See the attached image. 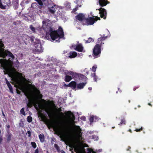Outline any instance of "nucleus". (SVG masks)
Instances as JSON below:
<instances>
[{
    "label": "nucleus",
    "mask_w": 153,
    "mask_h": 153,
    "mask_svg": "<svg viewBox=\"0 0 153 153\" xmlns=\"http://www.w3.org/2000/svg\"><path fill=\"white\" fill-rule=\"evenodd\" d=\"M55 147H56L57 146V145H56V144H55Z\"/></svg>",
    "instance_id": "obj_64"
},
{
    "label": "nucleus",
    "mask_w": 153,
    "mask_h": 153,
    "mask_svg": "<svg viewBox=\"0 0 153 153\" xmlns=\"http://www.w3.org/2000/svg\"><path fill=\"white\" fill-rule=\"evenodd\" d=\"M74 129L76 136L79 139L81 137V129L79 126L74 125Z\"/></svg>",
    "instance_id": "obj_7"
},
{
    "label": "nucleus",
    "mask_w": 153,
    "mask_h": 153,
    "mask_svg": "<svg viewBox=\"0 0 153 153\" xmlns=\"http://www.w3.org/2000/svg\"><path fill=\"white\" fill-rule=\"evenodd\" d=\"M85 147H88V146L87 145H86Z\"/></svg>",
    "instance_id": "obj_59"
},
{
    "label": "nucleus",
    "mask_w": 153,
    "mask_h": 153,
    "mask_svg": "<svg viewBox=\"0 0 153 153\" xmlns=\"http://www.w3.org/2000/svg\"><path fill=\"white\" fill-rule=\"evenodd\" d=\"M91 76L93 77H94V80L95 81H96V80L95 79V77H97V76H96L95 74L93 73V74H92L91 75Z\"/></svg>",
    "instance_id": "obj_40"
},
{
    "label": "nucleus",
    "mask_w": 153,
    "mask_h": 153,
    "mask_svg": "<svg viewBox=\"0 0 153 153\" xmlns=\"http://www.w3.org/2000/svg\"><path fill=\"white\" fill-rule=\"evenodd\" d=\"M85 25H92L95 21V19L92 17H90L89 18L85 19Z\"/></svg>",
    "instance_id": "obj_11"
},
{
    "label": "nucleus",
    "mask_w": 153,
    "mask_h": 153,
    "mask_svg": "<svg viewBox=\"0 0 153 153\" xmlns=\"http://www.w3.org/2000/svg\"><path fill=\"white\" fill-rule=\"evenodd\" d=\"M81 119L83 120H85L86 119V118L85 117H81Z\"/></svg>",
    "instance_id": "obj_49"
},
{
    "label": "nucleus",
    "mask_w": 153,
    "mask_h": 153,
    "mask_svg": "<svg viewBox=\"0 0 153 153\" xmlns=\"http://www.w3.org/2000/svg\"><path fill=\"white\" fill-rule=\"evenodd\" d=\"M54 128L60 134H64V127L62 124L61 125L59 124L56 125L54 126Z\"/></svg>",
    "instance_id": "obj_5"
},
{
    "label": "nucleus",
    "mask_w": 153,
    "mask_h": 153,
    "mask_svg": "<svg viewBox=\"0 0 153 153\" xmlns=\"http://www.w3.org/2000/svg\"><path fill=\"white\" fill-rule=\"evenodd\" d=\"M86 83H82L78 84L77 85L78 88L79 89H81L83 88Z\"/></svg>",
    "instance_id": "obj_24"
},
{
    "label": "nucleus",
    "mask_w": 153,
    "mask_h": 153,
    "mask_svg": "<svg viewBox=\"0 0 153 153\" xmlns=\"http://www.w3.org/2000/svg\"><path fill=\"white\" fill-rule=\"evenodd\" d=\"M48 40L53 42H59V39H47Z\"/></svg>",
    "instance_id": "obj_28"
},
{
    "label": "nucleus",
    "mask_w": 153,
    "mask_h": 153,
    "mask_svg": "<svg viewBox=\"0 0 153 153\" xmlns=\"http://www.w3.org/2000/svg\"><path fill=\"white\" fill-rule=\"evenodd\" d=\"M19 0H13V4L16 7H17L19 5Z\"/></svg>",
    "instance_id": "obj_27"
},
{
    "label": "nucleus",
    "mask_w": 153,
    "mask_h": 153,
    "mask_svg": "<svg viewBox=\"0 0 153 153\" xmlns=\"http://www.w3.org/2000/svg\"><path fill=\"white\" fill-rule=\"evenodd\" d=\"M30 40L32 44L34 45L35 53L41 52L42 51V48L39 40L38 39H30Z\"/></svg>",
    "instance_id": "obj_3"
},
{
    "label": "nucleus",
    "mask_w": 153,
    "mask_h": 153,
    "mask_svg": "<svg viewBox=\"0 0 153 153\" xmlns=\"http://www.w3.org/2000/svg\"><path fill=\"white\" fill-rule=\"evenodd\" d=\"M9 55L13 59L14 58V56L10 51L6 50L5 51H2L0 52V56L3 58L5 57L7 55Z\"/></svg>",
    "instance_id": "obj_8"
},
{
    "label": "nucleus",
    "mask_w": 153,
    "mask_h": 153,
    "mask_svg": "<svg viewBox=\"0 0 153 153\" xmlns=\"http://www.w3.org/2000/svg\"><path fill=\"white\" fill-rule=\"evenodd\" d=\"M40 5L39 7V8L41 9L42 7V6L43 5L42 1H45L46 0H35Z\"/></svg>",
    "instance_id": "obj_22"
},
{
    "label": "nucleus",
    "mask_w": 153,
    "mask_h": 153,
    "mask_svg": "<svg viewBox=\"0 0 153 153\" xmlns=\"http://www.w3.org/2000/svg\"><path fill=\"white\" fill-rule=\"evenodd\" d=\"M39 151L38 148H37L35 150V153H39Z\"/></svg>",
    "instance_id": "obj_43"
},
{
    "label": "nucleus",
    "mask_w": 153,
    "mask_h": 153,
    "mask_svg": "<svg viewBox=\"0 0 153 153\" xmlns=\"http://www.w3.org/2000/svg\"><path fill=\"white\" fill-rule=\"evenodd\" d=\"M76 83L74 81H72L69 84L70 87L73 88H75L76 86Z\"/></svg>",
    "instance_id": "obj_23"
},
{
    "label": "nucleus",
    "mask_w": 153,
    "mask_h": 153,
    "mask_svg": "<svg viewBox=\"0 0 153 153\" xmlns=\"http://www.w3.org/2000/svg\"><path fill=\"white\" fill-rule=\"evenodd\" d=\"M7 127L8 128H9L10 127V126L9 125H8L7 126Z\"/></svg>",
    "instance_id": "obj_55"
},
{
    "label": "nucleus",
    "mask_w": 153,
    "mask_h": 153,
    "mask_svg": "<svg viewBox=\"0 0 153 153\" xmlns=\"http://www.w3.org/2000/svg\"><path fill=\"white\" fill-rule=\"evenodd\" d=\"M110 37V33L108 30L106 31L105 32V34H103L102 37H101L99 38H107Z\"/></svg>",
    "instance_id": "obj_21"
},
{
    "label": "nucleus",
    "mask_w": 153,
    "mask_h": 153,
    "mask_svg": "<svg viewBox=\"0 0 153 153\" xmlns=\"http://www.w3.org/2000/svg\"><path fill=\"white\" fill-rule=\"evenodd\" d=\"M87 149L88 151V152H87V153H96L95 152L93 151L92 149L88 148Z\"/></svg>",
    "instance_id": "obj_37"
},
{
    "label": "nucleus",
    "mask_w": 153,
    "mask_h": 153,
    "mask_svg": "<svg viewBox=\"0 0 153 153\" xmlns=\"http://www.w3.org/2000/svg\"><path fill=\"white\" fill-rule=\"evenodd\" d=\"M100 18L99 17H97V18H96V20H95V21H97L98 20H100Z\"/></svg>",
    "instance_id": "obj_47"
},
{
    "label": "nucleus",
    "mask_w": 153,
    "mask_h": 153,
    "mask_svg": "<svg viewBox=\"0 0 153 153\" xmlns=\"http://www.w3.org/2000/svg\"><path fill=\"white\" fill-rule=\"evenodd\" d=\"M142 128H141L140 129H136L135 131H137V132H138V131H140L141 130H142Z\"/></svg>",
    "instance_id": "obj_44"
},
{
    "label": "nucleus",
    "mask_w": 153,
    "mask_h": 153,
    "mask_svg": "<svg viewBox=\"0 0 153 153\" xmlns=\"http://www.w3.org/2000/svg\"><path fill=\"white\" fill-rule=\"evenodd\" d=\"M84 40L86 43H89L94 41L93 39H86V40Z\"/></svg>",
    "instance_id": "obj_31"
},
{
    "label": "nucleus",
    "mask_w": 153,
    "mask_h": 153,
    "mask_svg": "<svg viewBox=\"0 0 153 153\" xmlns=\"http://www.w3.org/2000/svg\"><path fill=\"white\" fill-rule=\"evenodd\" d=\"M67 4L68 5V6H69L70 7V3H67Z\"/></svg>",
    "instance_id": "obj_53"
},
{
    "label": "nucleus",
    "mask_w": 153,
    "mask_h": 153,
    "mask_svg": "<svg viewBox=\"0 0 153 153\" xmlns=\"http://www.w3.org/2000/svg\"><path fill=\"white\" fill-rule=\"evenodd\" d=\"M50 20L45 19L42 21L43 28L46 32L45 38L47 36L50 35L51 38H64V32L63 29L61 26H59L58 30H53V28L49 24Z\"/></svg>",
    "instance_id": "obj_2"
},
{
    "label": "nucleus",
    "mask_w": 153,
    "mask_h": 153,
    "mask_svg": "<svg viewBox=\"0 0 153 153\" xmlns=\"http://www.w3.org/2000/svg\"><path fill=\"white\" fill-rule=\"evenodd\" d=\"M7 140L9 142L11 140V137L12 134L10 133L9 132H7Z\"/></svg>",
    "instance_id": "obj_26"
},
{
    "label": "nucleus",
    "mask_w": 153,
    "mask_h": 153,
    "mask_svg": "<svg viewBox=\"0 0 153 153\" xmlns=\"http://www.w3.org/2000/svg\"><path fill=\"white\" fill-rule=\"evenodd\" d=\"M3 115L4 116H5V115H4V113H3Z\"/></svg>",
    "instance_id": "obj_61"
},
{
    "label": "nucleus",
    "mask_w": 153,
    "mask_h": 153,
    "mask_svg": "<svg viewBox=\"0 0 153 153\" xmlns=\"http://www.w3.org/2000/svg\"><path fill=\"white\" fill-rule=\"evenodd\" d=\"M101 52V46L96 45L94 47L93 51V53L95 56L99 55L100 54Z\"/></svg>",
    "instance_id": "obj_9"
},
{
    "label": "nucleus",
    "mask_w": 153,
    "mask_h": 153,
    "mask_svg": "<svg viewBox=\"0 0 153 153\" xmlns=\"http://www.w3.org/2000/svg\"><path fill=\"white\" fill-rule=\"evenodd\" d=\"M61 153H65V152H64V151H62V152H61Z\"/></svg>",
    "instance_id": "obj_56"
},
{
    "label": "nucleus",
    "mask_w": 153,
    "mask_h": 153,
    "mask_svg": "<svg viewBox=\"0 0 153 153\" xmlns=\"http://www.w3.org/2000/svg\"><path fill=\"white\" fill-rule=\"evenodd\" d=\"M89 120L91 123L94 121H96L98 120V118L96 116L92 115L90 116Z\"/></svg>",
    "instance_id": "obj_19"
},
{
    "label": "nucleus",
    "mask_w": 153,
    "mask_h": 153,
    "mask_svg": "<svg viewBox=\"0 0 153 153\" xmlns=\"http://www.w3.org/2000/svg\"><path fill=\"white\" fill-rule=\"evenodd\" d=\"M104 39H98L96 45H98V46H100L102 43V41L104 40Z\"/></svg>",
    "instance_id": "obj_29"
},
{
    "label": "nucleus",
    "mask_w": 153,
    "mask_h": 153,
    "mask_svg": "<svg viewBox=\"0 0 153 153\" xmlns=\"http://www.w3.org/2000/svg\"><path fill=\"white\" fill-rule=\"evenodd\" d=\"M4 46V44L0 40V48H2Z\"/></svg>",
    "instance_id": "obj_42"
},
{
    "label": "nucleus",
    "mask_w": 153,
    "mask_h": 153,
    "mask_svg": "<svg viewBox=\"0 0 153 153\" xmlns=\"http://www.w3.org/2000/svg\"><path fill=\"white\" fill-rule=\"evenodd\" d=\"M97 68V66L96 65L94 66L92 68V70L94 72H95L96 71V69Z\"/></svg>",
    "instance_id": "obj_38"
},
{
    "label": "nucleus",
    "mask_w": 153,
    "mask_h": 153,
    "mask_svg": "<svg viewBox=\"0 0 153 153\" xmlns=\"http://www.w3.org/2000/svg\"><path fill=\"white\" fill-rule=\"evenodd\" d=\"M98 10L100 11L99 13L100 14V17L103 18L104 19H105L107 16L106 10L102 7H100Z\"/></svg>",
    "instance_id": "obj_10"
},
{
    "label": "nucleus",
    "mask_w": 153,
    "mask_h": 153,
    "mask_svg": "<svg viewBox=\"0 0 153 153\" xmlns=\"http://www.w3.org/2000/svg\"><path fill=\"white\" fill-rule=\"evenodd\" d=\"M69 57L71 58H73L75 57L77 54L75 51H71L69 53Z\"/></svg>",
    "instance_id": "obj_20"
},
{
    "label": "nucleus",
    "mask_w": 153,
    "mask_h": 153,
    "mask_svg": "<svg viewBox=\"0 0 153 153\" xmlns=\"http://www.w3.org/2000/svg\"><path fill=\"white\" fill-rule=\"evenodd\" d=\"M131 149V147L130 146H128V149H127V151H128L129 150V149Z\"/></svg>",
    "instance_id": "obj_52"
},
{
    "label": "nucleus",
    "mask_w": 153,
    "mask_h": 153,
    "mask_svg": "<svg viewBox=\"0 0 153 153\" xmlns=\"http://www.w3.org/2000/svg\"><path fill=\"white\" fill-rule=\"evenodd\" d=\"M20 112L21 114L24 115H25V114L24 111V108H22L20 111Z\"/></svg>",
    "instance_id": "obj_34"
},
{
    "label": "nucleus",
    "mask_w": 153,
    "mask_h": 153,
    "mask_svg": "<svg viewBox=\"0 0 153 153\" xmlns=\"http://www.w3.org/2000/svg\"><path fill=\"white\" fill-rule=\"evenodd\" d=\"M148 105H151V104L150 103H149L148 104Z\"/></svg>",
    "instance_id": "obj_58"
},
{
    "label": "nucleus",
    "mask_w": 153,
    "mask_h": 153,
    "mask_svg": "<svg viewBox=\"0 0 153 153\" xmlns=\"http://www.w3.org/2000/svg\"><path fill=\"white\" fill-rule=\"evenodd\" d=\"M4 70L7 73L10 74L13 80L17 85L19 88L24 92L25 94L28 99L27 106L29 108L33 105L36 110L39 113H41L42 110H45L49 116H51L54 114L51 106L47 103H42L37 99H31V94L29 88L25 86L24 83L27 81L26 79L23 77L21 74H17L11 73V69L7 66H5L4 67Z\"/></svg>",
    "instance_id": "obj_1"
},
{
    "label": "nucleus",
    "mask_w": 153,
    "mask_h": 153,
    "mask_svg": "<svg viewBox=\"0 0 153 153\" xmlns=\"http://www.w3.org/2000/svg\"><path fill=\"white\" fill-rule=\"evenodd\" d=\"M76 20L82 21L85 19V15L82 13H79L75 16Z\"/></svg>",
    "instance_id": "obj_14"
},
{
    "label": "nucleus",
    "mask_w": 153,
    "mask_h": 153,
    "mask_svg": "<svg viewBox=\"0 0 153 153\" xmlns=\"http://www.w3.org/2000/svg\"><path fill=\"white\" fill-rule=\"evenodd\" d=\"M34 92V96L35 97L41 99L42 98V95L40 94L39 91L35 87H34L33 88Z\"/></svg>",
    "instance_id": "obj_13"
},
{
    "label": "nucleus",
    "mask_w": 153,
    "mask_h": 153,
    "mask_svg": "<svg viewBox=\"0 0 153 153\" xmlns=\"http://www.w3.org/2000/svg\"><path fill=\"white\" fill-rule=\"evenodd\" d=\"M2 51H3V50H0V52Z\"/></svg>",
    "instance_id": "obj_63"
},
{
    "label": "nucleus",
    "mask_w": 153,
    "mask_h": 153,
    "mask_svg": "<svg viewBox=\"0 0 153 153\" xmlns=\"http://www.w3.org/2000/svg\"><path fill=\"white\" fill-rule=\"evenodd\" d=\"M99 5L101 7H103L106 6L109 2L108 0H99Z\"/></svg>",
    "instance_id": "obj_17"
},
{
    "label": "nucleus",
    "mask_w": 153,
    "mask_h": 153,
    "mask_svg": "<svg viewBox=\"0 0 153 153\" xmlns=\"http://www.w3.org/2000/svg\"><path fill=\"white\" fill-rule=\"evenodd\" d=\"M98 78L97 77H95V79L97 80V79Z\"/></svg>",
    "instance_id": "obj_60"
},
{
    "label": "nucleus",
    "mask_w": 153,
    "mask_h": 153,
    "mask_svg": "<svg viewBox=\"0 0 153 153\" xmlns=\"http://www.w3.org/2000/svg\"><path fill=\"white\" fill-rule=\"evenodd\" d=\"M28 134V136L30 137V131H27Z\"/></svg>",
    "instance_id": "obj_48"
},
{
    "label": "nucleus",
    "mask_w": 153,
    "mask_h": 153,
    "mask_svg": "<svg viewBox=\"0 0 153 153\" xmlns=\"http://www.w3.org/2000/svg\"><path fill=\"white\" fill-rule=\"evenodd\" d=\"M30 28L33 32L34 33L35 32V29L33 26L32 25H30Z\"/></svg>",
    "instance_id": "obj_32"
},
{
    "label": "nucleus",
    "mask_w": 153,
    "mask_h": 153,
    "mask_svg": "<svg viewBox=\"0 0 153 153\" xmlns=\"http://www.w3.org/2000/svg\"><path fill=\"white\" fill-rule=\"evenodd\" d=\"M56 9V5L53 3L52 4L51 6L48 7V11L50 13L54 14L55 13Z\"/></svg>",
    "instance_id": "obj_12"
},
{
    "label": "nucleus",
    "mask_w": 153,
    "mask_h": 153,
    "mask_svg": "<svg viewBox=\"0 0 153 153\" xmlns=\"http://www.w3.org/2000/svg\"><path fill=\"white\" fill-rule=\"evenodd\" d=\"M10 0H0V8L4 9L7 6H10Z\"/></svg>",
    "instance_id": "obj_6"
},
{
    "label": "nucleus",
    "mask_w": 153,
    "mask_h": 153,
    "mask_svg": "<svg viewBox=\"0 0 153 153\" xmlns=\"http://www.w3.org/2000/svg\"><path fill=\"white\" fill-rule=\"evenodd\" d=\"M32 120V117L30 116H28L27 117V121L28 122L30 123L31 122Z\"/></svg>",
    "instance_id": "obj_35"
},
{
    "label": "nucleus",
    "mask_w": 153,
    "mask_h": 153,
    "mask_svg": "<svg viewBox=\"0 0 153 153\" xmlns=\"http://www.w3.org/2000/svg\"><path fill=\"white\" fill-rule=\"evenodd\" d=\"M2 141V138L1 137H0V144L1 143V142Z\"/></svg>",
    "instance_id": "obj_46"
},
{
    "label": "nucleus",
    "mask_w": 153,
    "mask_h": 153,
    "mask_svg": "<svg viewBox=\"0 0 153 153\" xmlns=\"http://www.w3.org/2000/svg\"><path fill=\"white\" fill-rule=\"evenodd\" d=\"M78 55L79 57H81V56H82V53H78Z\"/></svg>",
    "instance_id": "obj_45"
},
{
    "label": "nucleus",
    "mask_w": 153,
    "mask_h": 153,
    "mask_svg": "<svg viewBox=\"0 0 153 153\" xmlns=\"http://www.w3.org/2000/svg\"><path fill=\"white\" fill-rule=\"evenodd\" d=\"M78 9V6H77L75 8L73 9L71 12L72 13H75Z\"/></svg>",
    "instance_id": "obj_33"
},
{
    "label": "nucleus",
    "mask_w": 153,
    "mask_h": 153,
    "mask_svg": "<svg viewBox=\"0 0 153 153\" xmlns=\"http://www.w3.org/2000/svg\"><path fill=\"white\" fill-rule=\"evenodd\" d=\"M129 131L131 132V129H129Z\"/></svg>",
    "instance_id": "obj_57"
},
{
    "label": "nucleus",
    "mask_w": 153,
    "mask_h": 153,
    "mask_svg": "<svg viewBox=\"0 0 153 153\" xmlns=\"http://www.w3.org/2000/svg\"><path fill=\"white\" fill-rule=\"evenodd\" d=\"M6 84H7V85H8V83L10 84L9 82L7 80V79H6Z\"/></svg>",
    "instance_id": "obj_50"
},
{
    "label": "nucleus",
    "mask_w": 153,
    "mask_h": 153,
    "mask_svg": "<svg viewBox=\"0 0 153 153\" xmlns=\"http://www.w3.org/2000/svg\"><path fill=\"white\" fill-rule=\"evenodd\" d=\"M66 114H68V117L67 121L68 123L70 124H74V120L75 119L74 115L70 111L67 112Z\"/></svg>",
    "instance_id": "obj_4"
},
{
    "label": "nucleus",
    "mask_w": 153,
    "mask_h": 153,
    "mask_svg": "<svg viewBox=\"0 0 153 153\" xmlns=\"http://www.w3.org/2000/svg\"><path fill=\"white\" fill-rule=\"evenodd\" d=\"M37 6L39 7H38L39 8V6L37 5V3H36V2H34V3H33L31 5V7L33 9H35V8H36Z\"/></svg>",
    "instance_id": "obj_30"
},
{
    "label": "nucleus",
    "mask_w": 153,
    "mask_h": 153,
    "mask_svg": "<svg viewBox=\"0 0 153 153\" xmlns=\"http://www.w3.org/2000/svg\"><path fill=\"white\" fill-rule=\"evenodd\" d=\"M88 89H89V90H91L92 89V88L91 87H89L88 88Z\"/></svg>",
    "instance_id": "obj_54"
},
{
    "label": "nucleus",
    "mask_w": 153,
    "mask_h": 153,
    "mask_svg": "<svg viewBox=\"0 0 153 153\" xmlns=\"http://www.w3.org/2000/svg\"><path fill=\"white\" fill-rule=\"evenodd\" d=\"M3 62V60L2 59H0V63H2Z\"/></svg>",
    "instance_id": "obj_51"
},
{
    "label": "nucleus",
    "mask_w": 153,
    "mask_h": 153,
    "mask_svg": "<svg viewBox=\"0 0 153 153\" xmlns=\"http://www.w3.org/2000/svg\"><path fill=\"white\" fill-rule=\"evenodd\" d=\"M31 145L34 148H36V143L34 142H32L31 143Z\"/></svg>",
    "instance_id": "obj_36"
},
{
    "label": "nucleus",
    "mask_w": 153,
    "mask_h": 153,
    "mask_svg": "<svg viewBox=\"0 0 153 153\" xmlns=\"http://www.w3.org/2000/svg\"><path fill=\"white\" fill-rule=\"evenodd\" d=\"M66 74H68V75H66L65 76V81L66 82H69L71 79V77L69 75L72 76L74 74L73 72L70 71V72H65Z\"/></svg>",
    "instance_id": "obj_16"
},
{
    "label": "nucleus",
    "mask_w": 153,
    "mask_h": 153,
    "mask_svg": "<svg viewBox=\"0 0 153 153\" xmlns=\"http://www.w3.org/2000/svg\"><path fill=\"white\" fill-rule=\"evenodd\" d=\"M61 111V109H59V112H60V111Z\"/></svg>",
    "instance_id": "obj_62"
},
{
    "label": "nucleus",
    "mask_w": 153,
    "mask_h": 153,
    "mask_svg": "<svg viewBox=\"0 0 153 153\" xmlns=\"http://www.w3.org/2000/svg\"><path fill=\"white\" fill-rule=\"evenodd\" d=\"M8 85H7L8 86L9 89L10 90V91H12V86L10 84H9V83H8Z\"/></svg>",
    "instance_id": "obj_39"
},
{
    "label": "nucleus",
    "mask_w": 153,
    "mask_h": 153,
    "mask_svg": "<svg viewBox=\"0 0 153 153\" xmlns=\"http://www.w3.org/2000/svg\"><path fill=\"white\" fill-rule=\"evenodd\" d=\"M39 138L42 142H43L44 141V136L43 134H39Z\"/></svg>",
    "instance_id": "obj_25"
},
{
    "label": "nucleus",
    "mask_w": 153,
    "mask_h": 153,
    "mask_svg": "<svg viewBox=\"0 0 153 153\" xmlns=\"http://www.w3.org/2000/svg\"><path fill=\"white\" fill-rule=\"evenodd\" d=\"M75 150L78 152L80 153H85V150L84 148L80 149L79 147L75 146Z\"/></svg>",
    "instance_id": "obj_18"
},
{
    "label": "nucleus",
    "mask_w": 153,
    "mask_h": 153,
    "mask_svg": "<svg viewBox=\"0 0 153 153\" xmlns=\"http://www.w3.org/2000/svg\"><path fill=\"white\" fill-rule=\"evenodd\" d=\"M72 47H74L75 50L78 51L85 52L84 51H83V48L82 45L81 44H78L76 46H72Z\"/></svg>",
    "instance_id": "obj_15"
},
{
    "label": "nucleus",
    "mask_w": 153,
    "mask_h": 153,
    "mask_svg": "<svg viewBox=\"0 0 153 153\" xmlns=\"http://www.w3.org/2000/svg\"><path fill=\"white\" fill-rule=\"evenodd\" d=\"M125 124V121L124 119H122L121 120V122L120 123V124H119V125H120V124Z\"/></svg>",
    "instance_id": "obj_41"
}]
</instances>
